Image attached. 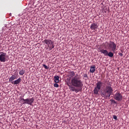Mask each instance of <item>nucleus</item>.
<instances>
[{
	"instance_id": "f257e3e1",
	"label": "nucleus",
	"mask_w": 129,
	"mask_h": 129,
	"mask_svg": "<svg viewBox=\"0 0 129 129\" xmlns=\"http://www.w3.org/2000/svg\"><path fill=\"white\" fill-rule=\"evenodd\" d=\"M113 92V88L111 87V84L108 83L107 85L106 86L103 92L101 93V96L104 98H109L110 97V95L112 94Z\"/></svg>"
},
{
	"instance_id": "f03ea898",
	"label": "nucleus",
	"mask_w": 129,
	"mask_h": 129,
	"mask_svg": "<svg viewBox=\"0 0 129 129\" xmlns=\"http://www.w3.org/2000/svg\"><path fill=\"white\" fill-rule=\"evenodd\" d=\"M71 84L73 86H75L76 87H79L81 85V81H80V78L78 75H77L74 77H73Z\"/></svg>"
},
{
	"instance_id": "7ed1b4c3",
	"label": "nucleus",
	"mask_w": 129,
	"mask_h": 129,
	"mask_svg": "<svg viewBox=\"0 0 129 129\" xmlns=\"http://www.w3.org/2000/svg\"><path fill=\"white\" fill-rule=\"evenodd\" d=\"M35 100V98L32 97L31 98H27L24 99L23 97H20V101H21L22 104H29V105H32L33 103H34V101Z\"/></svg>"
},
{
	"instance_id": "20e7f679",
	"label": "nucleus",
	"mask_w": 129,
	"mask_h": 129,
	"mask_svg": "<svg viewBox=\"0 0 129 129\" xmlns=\"http://www.w3.org/2000/svg\"><path fill=\"white\" fill-rule=\"evenodd\" d=\"M42 43L47 45V49H48L49 51H51L52 49H54V42L50 39H44L42 41Z\"/></svg>"
},
{
	"instance_id": "39448f33",
	"label": "nucleus",
	"mask_w": 129,
	"mask_h": 129,
	"mask_svg": "<svg viewBox=\"0 0 129 129\" xmlns=\"http://www.w3.org/2000/svg\"><path fill=\"white\" fill-rule=\"evenodd\" d=\"M102 85H103V83H102L101 81H99L96 83V86L95 87L93 91L94 94H98V92H99L100 89H101Z\"/></svg>"
},
{
	"instance_id": "423d86ee",
	"label": "nucleus",
	"mask_w": 129,
	"mask_h": 129,
	"mask_svg": "<svg viewBox=\"0 0 129 129\" xmlns=\"http://www.w3.org/2000/svg\"><path fill=\"white\" fill-rule=\"evenodd\" d=\"M109 49H111V51L114 53L116 50H117V48L116 47V44L114 43L113 41H110L109 44Z\"/></svg>"
},
{
	"instance_id": "0eeeda50",
	"label": "nucleus",
	"mask_w": 129,
	"mask_h": 129,
	"mask_svg": "<svg viewBox=\"0 0 129 129\" xmlns=\"http://www.w3.org/2000/svg\"><path fill=\"white\" fill-rule=\"evenodd\" d=\"M114 99L117 101H121L122 100V95L119 92H116L114 95Z\"/></svg>"
},
{
	"instance_id": "6e6552de",
	"label": "nucleus",
	"mask_w": 129,
	"mask_h": 129,
	"mask_svg": "<svg viewBox=\"0 0 129 129\" xmlns=\"http://www.w3.org/2000/svg\"><path fill=\"white\" fill-rule=\"evenodd\" d=\"M7 61V53L1 52H0V61L5 62Z\"/></svg>"
},
{
	"instance_id": "1a4fd4ad",
	"label": "nucleus",
	"mask_w": 129,
	"mask_h": 129,
	"mask_svg": "<svg viewBox=\"0 0 129 129\" xmlns=\"http://www.w3.org/2000/svg\"><path fill=\"white\" fill-rule=\"evenodd\" d=\"M67 85L69 86L70 90H72V91H75V87H74V86H73L71 83L68 82L67 83Z\"/></svg>"
},
{
	"instance_id": "9d476101",
	"label": "nucleus",
	"mask_w": 129,
	"mask_h": 129,
	"mask_svg": "<svg viewBox=\"0 0 129 129\" xmlns=\"http://www.w3.org/2000/svg\"><path fill=\"white\" fill-rule=\"evenodd\" d=\"M98 28V26L97 25V24L95 23L92 24L90 27L91 30H97Z\"/></svg>"
},
{
	"instance_id": "9b49d317",
	"label": "nucleus",
	"mask_w": 129,
	"mask_h": 129,
	"mask_svg": "<svg viewBox=\"0 0 129 129\" xmlns=\"http://www.w3.org/2000/svg\"><path fill=\"white\" fill-rule=\"evenodd\" d=\"M21 81H22V80L21 79V78H19L17 80L12 82V84H14V85H18V84H20V83H21Z\"/></svg>"
},
{
	"instance_id": "f8f14e48",
	"label": "nucleus",
	"mask_w": 129,
	"mask_h": 129,
	"mask_svg": "<svg viewBox=\"0 0 129 129\" xmlns=\"http://www.w3.org/2000/svg\"><path fill=\"white\" fill-rule=\"evenodd\" d=\"M18 77H17L15 75H13L10 78H9V82H14L13 80H15V79H17Z\"/></svg>"
},
{
	"instance_id": "ddd939ff",
	"label": "nucleus",
	"mask_w": 129,
	"mask_h": 129,
	"mask_svg": "<svg viewBox=\"0 0 129 129\" xmlns=\"http://www.w3.org/2000/svg\"><path fill=\"white\" fill-rule=\"evenodd\" d=\"M95 68L96 67L95 65H92L90 67V73H94L95 72Z\"/></svg>"
},
{
	"instance_id": "4468645a",
	"label": "nucleus",
	"mask_w": 129,
	"mask_h": 129,
	"mask_svg": "<svg viewBox=\"0 0 129 129\" xmlns=\"http://www.w3.org/2000/svg\"><path fill=\"white\" fill-rule=\"evenodd\" d=\"M100 52L102 53V54H103L104 56H107V53L108 52V51L106 49H100Z\"/></svg>"
},
{
	"instance_id": "2eb2a0df",
	"label": "nucleus",
	"mask_w": 129,
	"mask_h": 129,
	"mask_svg": "<svg viewBox=\"0 0 129 129\" xmlns=\"http://www.w3.org/2000/svg\"><path fill=\"white\" fill-rule=\"evenodd\" d=\"M60 80H59V76H56L54 77V82L55 83H59V82Z\"/></svg>"
},
{
	"instance_id": "dca6fc26",
	"label": "nucleus",
	"mask_w": 129,
	"mask_h": 129,
	"mask_svg": "<svg viewBox=\"0 0 129 129\" xmlns=\"http://www.w3.org/2000/svg\"><path fill=\"white\" fill-rule=\"evenodd\" d=\"M113 53H112L111 51H110L109 52H108V53H107V56H108L110 58H112V57H113Z\"/></svg>"
},
{
	"instance_id": "f3484780",
	"label": "nucleus",
	"mask_w": 129,
	"mask_h": 129,
	"mask_svg": "<svg viewBox=\"0 0 129 129\" xmlns=\"http://www.w3.org/2000/svg\"><path fill=\"white\" fill-rule=\"evenodd\" d=\"M103 45L105 47V48H107V47L109 48V43H108V42L107 41H106L105 42H104L103 43Z\"/></svg>"
},
{
	"instance_id": "a211bd4d",
	"label": "nucleus",
	"mask_w": 129,
	"mask_h": 129,
	"mask_svg": "<svg viewBox=\"0 0 129 129\" xmlns=\"http://www.w3.org/2000/svg\"><path fill=\"white\" fill-rule=\"evenodd\" d=\"M19 74L20 75H23V74H25V70H22L19 71Z\"/></svg>"
},
{
	"instance_id": "6ab92c4d",
	"label": "nucleus",
	"mask_w": 129,
	"mask_h": 129,
	"mask_svg": "<svg viewBox=\"0 0 129 129\" xmlns=\"http://www.w3.org/2000/svg\"><path fill=\"white\" fill-rule=\"evenodd\" d=\"M83 77L85 80H87V79H88V77L87 74H84Z\"/></svg>"
},
{
	"instance_id": "aec40b11",
	"label": "nucleus",
	"mask_w": 129,
	"mask_h": 129,
	"mask_svg": "<svg viewBox=\"0 0 129 129\" xmlns=\"http://www.w3.org/2000/svg\"><path fill=\"white\" fill-rule=\"evenodd\" d=\"M111 103H113L114 104H116V101L114 100H111Z\"/></svg>"
},
{
	"instance_id": "412c9836",
	"label": "nucleus",
	"mask_w": 129,
	"mask_h": 129,
	"mask_svg": "<svg viewBox=\"0 0 129 129\" xmlns=\"http://www.w3.org/2000/svg\"><path fill=\"white\" fill-rule=\"evenodd\" d=\"M43 67H44V68H45V69H49V67H48L47 66H46V64H43Z\"/></svg>"
},
{
	"instance_id": "4be33fe9",
	"label": "nucleus",
	"mask_w": 129,
	"mask_h": 129,
	"mask_svg": "<svg viewBox=\"0 0 129 129\" xmlns=\"http://www.w3.org/2000/svg\"><path fill=\"white\" fill-rule=\"evenodd\" d=\"M113 118H114V119H115V120H117V116H116V115H113Z\"/></svg>"
},
{
	"instance_id": "5701e85b",
	"label": "nucleus",
	"mask_w": 129,
	"mask_h": 129,
	"mask_svg": "<svg viewBox=\"0 0 129 129\" xmlns=\"http://www.w3.org/2000/svg\"><path fill=\"white\" fill-rule=\"evenodd\" d=\"M54 87H59V85H58V84H57V83H56L54 84Z\"/></svg>"
},
{
	"instance_id": "b1692460",
	"label": "nucleus",
	"mask_w": 129,
	"mask_h": 129,
	"mask_svg": "<svg viewBox=\"0 0 129 129\" xmlns=\"http://www.w3.org/2000/svg\"><path fill=\"white\" fill-rule=\"evenodd\" d=\"M71 75H72V76H74L75 75V73H74V72H72L71 73Z\"/></svg>"
},
{
	"instance_id": "393cba45",
	"label": "nucleus",
	"mask_w": 129,
	"mask_h": 129,
	"mask_svg": "<svg viewBox=\"0 0 129 129\" xmlns=\"http://www.w3.org/2000/svg\"><path fill=\"white\" fill-rule=\"evenodd\" d=\"M119 55L121 57H122V56H123V54H122V53H119Z\"/></svg>"
},
{
	"instance_id": "a878e982",
	"label": "nucleus",
	"mask_w": 129,
	"mask_h": 129,
	"mask_svg": "<svg viewBox=\"0 0 129 129\" xmlns=\"http://www.w3.org/2000/svg\"><path fill=\"white\" fill-rule=\"evenodd\" d=\"M14 72H17V70H15L14 71Z\"/></svg>"
}]
</instances>
